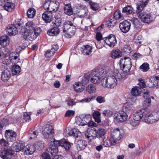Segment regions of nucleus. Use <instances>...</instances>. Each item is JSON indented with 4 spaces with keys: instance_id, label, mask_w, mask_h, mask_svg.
<instances>
[{
    "instance_id": "obj_1",
    "label": "nucleus",
    "mask_w": 159,
    "mask_h": 159,
    "mask_svg": "<svg viewBox=\"0 0 159 159\" xmlns=\"http://www.w3.org/2000/svg\"><path fill=\"white\" fill-rule=\"evenodd\" d=\"M117 77L116 75H111L102 78L101 81L102 86L106 88L112 89L117 84Z\"/></svg>"
},
{
    "instance_id": "obj_2",
    "label": "nucleus",
    "mask_w": 159,
    "mask_h": 159,
    "mask_svg": "<svg viewBox=\"0 0 159 159\" xmlns=\"http://www.w3.org/2000/svg\"><path fill=\"white\" fill-rule=\"evenodd\" d=\"M35 25L32 21L27 23L22 30L24 37L26 39L32 41L35 38L33 33Z\"/></svg>"
},
{
    "instance_id": "obj_3",
    "label": "nucleus",
    "mask_w": 159,
    "mask_h": 159,
    "mask_svg": "<svg viewBox=\"0 0 159 159\" xmlns=\"http://www.w3.org/2000/svg\"><path fill=\"white\" fill-rule=\"evenodd\" d=\"M159 120V113L156 111L150 112L148 109H146L144 121L148 124L153 123Z\"/></svg>"
},
{
    "instance_id": "obj_4",
    "label": "nucleus",
    "mask_w": 159,
    "mask_h": 159,
    "mask_svg": "<svg viewBox=\"0 0 159 159\" xmlns=\"http://www.w3.org/2000/svg\"><path fill=\"white\" fill-rule=\"evenodd\" d=\"M76 30L75 26L71 21L68 20L64 23L63 32L66 37L71 38L74 35Z\"/></svg>"
},
{
    "instance_id": "obj_5",
    "label": "nucleus",
    "mask_w": 159,
    "mask_h": 159,
    "mask_svg": "<svg viewBox=\"0 0 159 159\" xmlns=\"http://www.w3.org/2000/svg\"><path fill=\"white\" fill-rule=\"evenodd\" d=\"M120 65L121 70L129 71L132 66L131 59L129 57H126L121 58L120 60Z\"/></svg>"
},
{
    "instance_id": "obj_6",
    "label": "nucleus",
    "mask_w": 159,
    "mask_h": 159,
    "mask_svg": "<svg viewBox=\"0 0 159 159\" xmlns=\"http://www.w3.org/2000/svg\"><path fill=\"white\" fill-rule=\"evenodd\" d=\"M103 70L101 71H94L92 72L90 74L91 82L92 83L97 84L100 82V79L102 76Z\"/></svg>"
},
{
    "instance_id": "obj_7",
    "label": "nucleus",
    "mask_w": 159,
    "mask_h": 159,
    "mask_svg": "<svg viewBox=\"0 0 159 159\" xmlns=\"http://www.w3.org/2000/svg\"><path fill=\"white\" fill-rule=\"evenodd\" d=\"M143 95L144 99L143 103V106L145 107H149L151 102V98H153V97L150 96L149 91L146 89L143 90Z\"/></svg>"
},
{
    "instance_id": "obj_8",
    "label": "nucleus",
    "mask_w": 159,
    "mask_h": 159,
    "mask_svg": "<svg viewBox=\"0 0 159 159\" xmlns=\"http://www.w3.org/2000/svg\"><path fill=\"white\" fill-rule=\"evenodd\" d=\"M138 16L141 20L144 22L148 23L153 21L154 18L151 16L150 13L143 11L138 13Z\"/></svg>"
},
{
    "instance_id": "obj_9",
    "label": "nucleus",
    "mask_w": 159,
    "mask_h": 159,
    "mask_svg": "<svg viewBox=\"0 0 159 159\" xmlns=\"http://www.w3.org/2000/svg\"><path fill=\"white\" fill-rule=\"evenodd\" d=\"M43 134L44 137L48 139L52 137L54 134L52 126L50 125H46L43 128Z\"/></svg>"
},
{
    "instance_id": "obj_10",
    "label": "nucleus",
    "mask_w": 159,
    "mask_h": 159,
    "mask_svg": "<svg viewBox=\"0 0 159 159\" xmlns=\"http://www.w3.org/2000/svg\"><path fill=\"white\" fill-rule=\"evenodd\" d=\"M114 119L117 122H123L126 120L128 115L124 111H120L114 115Z\"/></svg>"
},
{
    "instance_id": "obj_11",
    "label": "nucleus",
    "mask_w": 159,
    "mask_h": 159,
    "mask_svg": "<svg viewBox=\"0 0 159 159\" xmlns=\"http://www.w3.org/2000/svg\"><path fill=\"white\" fill-rule=\"evenodd\" d=\"M52 144H54L59 146L63 147L66 150H69L70 147V143L64 139H61L60 140H57L53 139Z\"/></svg>"
},
{
    "instance_id": "obj_12",
    "label": "nucleus",
    "mask_w": 159,
    "mask_h": 159,
    "mask_svg": "<svg viewBox=\"0 0 159 159\" xmlns=\"http://www.w3.org/2000/svg\"><path fill=\"white\" fill-rule=\"evenodd\" d=\"M105 43L111 47H114L117 43V40L115 35L111 34L104 40Z\"/></svg>"
},
{
    "instance_id": "obj_13",
    "label": "nucleus",
    "mask_w": 159,
    "mask_h": 159,
    "mask_svg": "<svg viewBox=\"0 0 159 159\" xmlns=\"http://www.w3.org/2000/svg\"><path fill=\"white\" fill-rule=\"evenodd\" d=\"M131 24L127 20H125L120 23L119 28L120 30L123 33H126L130 29Z\"/></svg>"
},
{
    "instance_id": "obj_14",
    "label": "nucleus",
    "mask_w": 159,
    "mask_h": 159,
    "mask_svg": "<svg viewBox=\"0 0 159 159\" xmlns=\"http://www.w3.org/2000/svg\"><path fill=\"white\" fill-rule=\"evenodd\" d=\"M146 109H142L138 111L134 112L133 113V119L136 121H139L142 118H143L144 121V116L145 115Z\"/></svg>"
},
{
    "instance_id": "obj_15",
    "label": "nucleus",
    "mask_w": 159,
    "mask_h": 159,
    "mask_svg": "<svg viewBox=\"0 0 159 159\" xmlns=\"http://www.w3.org/2000/svg\"><path fill=\"white\" fill-rule=\"evenodd\" d=\"M53 141H51V143H49V145L50 147L47 150L46 153L50 155L51 154L52 156H55L57 155L58 152L57 147L58 146L56 144H52Z\"/></svg>"
},
{
    "instance_id": "obj_16",
    "label": "nucleus",
    "mask_w": 159,
    "mask_h": 159,
    "mask_svg": "<svg viewBox=\"0 0 159 159\" xmlns=\"http://www.w3.org/2000/svg\"><path fill=\"white\" fill-rule=\"evenodd\" d=\"M16 132L12 130H6L5 136L7 139L11 142L15 141L16 139Z\"/></svg>"
},
{
    "instance_id": "obj_17",
    "label": "nucleus",
    "mask_w": 159,
    "mask_h": 159,
    "mask_svg": "<svg viewBox=\"0 0 159 159\" xmlns=\"http://www.w3.org/2000/svg\"><path fill=\"white\" fill-rule=\"evenodd\" d=\"M25 147L24 143L21 142H15L11 146V148L13 151L14 152H19L23 150Z\"/></svg>"
},
{
    "instance_id": "obj_18",
    "label": "nucleus",
    "mask_w": 159,
    "mask_h": 159,
    "mask_svg": "<svg viewBox=\"0 0 159 159\" xmlns=\"http://www.w3.org/2000/svg\"><path fill=\"white\" fill-rule=\"evenodd\" d=\"M12 155L11 150L10 149H6L1 152L0 156L2 159H8L10 158Z\"/></svg>"
},
{
    "instance_id": "obj_19",
    "label": "nucleus",
    "mask_w": 159,
    "mask_h": 159,
    "mask_svg": "<svg viewBox=\"0 0 159 159\" xmlns=\"http://www.w3.org/2000/svg\"><path fill=\"white\" fill-rule=\"evenodd\" d=\"M18 29L15 25H8L7 28L6 30L10 36H14L18 33Z\"/></svg>"
},
{
    "instance_id": "obj_20",
    "label": "nucleus",
    "mask_w": 159,
    "mask_h": 159,
    "mask_svg": "<svg viewBox=\"0 0 159 159\" xmlns=\"http://www.w3.org/2000/svg\"><path fill=\"white\" fill-rule=\"evenodd\" d=\"M35 149L34 145H28L24 147L23 152L26 155H31L35 151Z\"/></svg>"
},
{
    "instance_id": "obj_21",
    "label": "nucleus",
    "mask_w": 159,
    "mask_h": 159,
    "mask_svg": "<svg viewBox=\"0 0 159 159\" xmlns=\"http://www.w3.org/2000/svg\"><path fill=\"white\" fill-rule=\"evenodd\" d=\"M58 49V46L57 44H54L52 46L51 49L48 50L45 54V57H50L54 55L56 51Z\"/></svg>"
},
{
    "instance_id": "obj_22",
    "label": "nucleus",
    "mask_w": 159,
    "mask_h": 159,
    "mask_svg": "<svg viewBox=\"0 0 159 159\" xmlns=\"http://www.w3.org/2000/svg\"><path fill=\"white\" fill-rule=\"evenodd\" d=\"M11 76V71L7 69L2 71L1 73V79L3 81L8 80Z\"/></svg>"
},
{
    "instance_id": "obj_23",
    "label": "nucleus",
    "mask_w": 159,
    "mask_h": 159,
    "mask_svg": "<svg viewBox=\"0 0 159 159\" xmlns=\"http://www.w3.org/2000/svg\"><path fill=\"white\" fill-rule=\"evenodd\" d=\"M52 17V13L48 11L44 12L42 16L43 20L47 23L51 21Z\"/></svg>"
},
{
    "instance_id": "obj_24",
    "label": "nucleus",
    "mask_w": 159,
    "mask_h": 159,
    "mask_svg": "<svg viewBox=\"0 0 159 159\" xmlns=\"http://www.w3.org/2000/svg\"><path fill=\"white\" fill-rule=\"evenodd\" d=\"M59 6V2L56 1H51L48 11L52 12H55L58 10Z\"/></svg>"
},
{
    "instance_id": "obj_25",
    "label": "nucleus",
    "mask_w": 159,
    "mask_h": 159,
    "mask_svg": "<svg viewBox=\"0 0 159 159\" xmlns=\"http://www.w3.org/2000/svg\"><path fill=\"white\" fill-rule=\"evenodd\" d=\"M74 89L77 93H80L83 91L85 89L84 84L80 82H75L73 85Z\"/></svg>"
},
{
    "instance_id": "obj_26",
    "label": "nucleus",
    "mask_w": 159,
    "mask_h": 159,
    "mask_svg": "<svg viewBox=\"0 0 159 159\" xmlns=\"http://www.w3.org/2000/svg\"><path fill=\"white\" fill-rule=\"evenodd\" d=\"M10 39L7 35L2 36L0 39V44L2 47H5L8 45L10 43Z\"/></svg>"
},
{
    "instance_id": "obj_27",
    "label": "nucleus",
    "mask_w": 159,
    "mask_h": 159,
    "mask_svg": "<svg viewBox=\"0 0 159 159\" xmlns=\"http://www.w3.org/2000/svg\"><path fill=\"white\" fill-rule=\"evenodd\" d=\"M4 5V9L9 12H12L15 8V4L11 2H7Z\"/></svg>"
},
{
    "instance_id": "obj_28",
    "label": "nucleus",
    "mask_w": 159,
    "mask_h": 159,
    "mask_svg": "<svg viewBox=\"0 0 159 159\" xmlns=\"http://www.w3.org/2000/svg\"><path fill=\"white\" fill-rule=\"evenodd\" d=\"M87 137L88 139L91 138L92 139L94 137H97L96 130L94 128H89L88 129L87 131Z\"/></svg>"
},
{
    "instance_id": "obj_29",
    "label": "nucleus",
    "mask_w": 159,
    "mask_h": 159,
    "mask_svg": "<svg viewBox=\"0 0 159 159\" xmlns=\"http://www.w3.org/2000/svg\"><path fill=\"white\" fill-rule=\"evenodd\" d=\"M92 46L89 45L83 46L81 49L82 53L84 55H89L92 52Z\"/></svg>"
},
{
    "instance_id": "obj_30",
    "label": "nucleus",
    "mask_w": 159,
    "mask_h": 159,
    "mask_svg": "<svg viewBox=\"0 0 159 159\" xmlns=\"http://www.w3.org/2000/svg\"><path fill=\"white\" fill-rule=\"evenodd\" d=\"M122 12L127 15L132 14L134 13V10L131 6L127 5L123 8Z\"/></svg>"
},
{
    "instance_id": "obj_31",
    "label": "nucleus",
    "mask_w": 159,
    "mask_h": 159,
    "mask_svg": "<svg viewBox=\"0 0 159 159\" xmlns=\"http://www.w3.org/2000/svg\"><path fill=\"white\" fill-rule=\"evenodd\" d=\"M149 2L148 0H147L145 2H141L139 4L137 7V13L143 12V9L146 6Z\"/></svg>"
},
{
    "instance_id": "obj_32",
    "label": "nucleus",
    "mask_w": 159,
    "mask_h": 159,
    "mask_svg": "<svg viewBox=\"0 0 159 159\" xmlns=\"http://www.w3.org/2000/svg\"><path fill=\"white\" fill-rule=\"evenodd\" d=\"M122 53L119 49L113 50L111 53V57L112 58L116 59L119 58L122 56Z\"/></svg>"
},
{
    "instance_id": "obj_33",
    "label": "nucleus",
    "mask_w": 159,
    "mask_h": 159,
    "mask_svg": "<svg viewBox=\"0 0 159 159\" xmlns=\"http://www.w3.org/2000/svg\"><path fill=\"white\" fill-rule=\"evenodd\" d=\"M96 86L93 84H89L86 87V91L89 94H92L96 93Z\"/></svg>"
},
{
    "instance_id": "obj_34",
    "label": "nucleus",
    "mask_w": 159,
    "mask_h": 159,
    "mask_svg": "<svg viewBox=\"0 0 159 159\" xmlns=\"http://www.w3.org/2000/svg\"><path fill=\"white\" fill-rule=\"evenodd\" d=\"M112 17L116 20L117 21V20H120L123 19V16L122 14L121 13L120 11L119 10L116 11L115 12Z\"/></svg>"
},
{
    "instance_id": "obj_35",
    "label": "nucleus",
    "mask_w": 159,
    "mask_h": 159,
    "mask_svg": "<svg viewBox=\"0 0 159 159\" xmlns=\"http://www.w3.org/2000/svg\"><path fill=\"white\" fill-rule=\"evenodd\" d=\"M59 30L57 27H55L47 32V34L50 36L57 35L59 33Z\"/></svg>"
},
{
    "instance_id": "obj_36",
    "label": "nucleus",
    "mask_w": 159,
    "mask_h": 159,
    "mask_svg": "<svg viewBox=\"0 0 159 159\" xmlns=\"http://www.w3.org/2000/svg\"><path fill=\"white\" fill-rule=\"evenodd\" d=\"M21 71L20 66L17 65L13 66L11 70L12 74L13 75H16L19 74Z\"/></svg>"
},
{
    "instance_id": "obj_37",
    "label": "nucleus",
    "mask_w": 159,
    "mask_h": 159,
    "mask_svg": "<svg viewBox=\"0 0 159 159\" xmlns=\"http://www.w3.org/2000/svg\"><path fill=\"white\" fill-rule=\"evenodd\" d=\"M107 132V130L103 128H99L96 130L97 137L100 138L104 136Z\"/></svg>"
},
{
    "instance_id": "obj_38",
    "label": "nucleus",
    "mask_w": 159,
    "mask_h": 159,
    "mask_svg": "<svg viewBox=\"0 0 159 159\" xmlns=\"http://www.w3.org/2000/svg\"><path fill=\"white\" fill-rule=\"evenodd\" d=\"M117 21L112 16H111L109 20L106 22V25L110 27L114 26Z\"/></svg>"
},
{
    "instance_id": "obj_39",
    "label": "nucleus",
    "mask_w": 159,
    "mask_h": 159,
    "mask_svg": "<svg viewBox=\"0 0 159 159\" xmlns=\"http://www.w3.org/2000/svg\"><path fill=\"white\" fill-rule=\"evenodd\" d=\"M69 134L75 138H77L81 135V132L78 129L75 128L70 131Z\"/></svg>"
},
{
    "instance_id": "obj_40",
    "label": "nucleus",
    "mask_w": 159,
    "mask_h": 159,
    "mask_svg": "<svg viewBox=\"0 0 159 159\" xmlns=\"http://www.w3.org/2000/svg\"><path fill=\"white\" fill-rule=\"evenodd\" d=\"M100 115V113L99 111H94L93 113V118L95 120V121L98 123H100L101 121Z\"/></svg>"
},
{
    "instance_id": "obj_41",
    "label": "nucleus",
    "mask_w": 159,
    "mask_h": 159,
    "mask_svg": "<svg viewBox=\"0 0 159 159\" xmlns=\"http://www.w3.org/2000/svg\"><path fill=\"white\" fill-rule=\"evenodd\" d=\"M111 136L116 138L120 137L121 138V134L120 130L117 128L112 130L111 131Z\"/></svg>"
},
{
    "instance_id": "obj_42",
    "label": "nucleus",
    "mask_w": 159,
    "mask_h": 159,
    "mask_svg": "<svg viewBox=\"0 0 159 159\" xmlns=\"http://www.w3.org/2000/svg\"><path fill=\"white\" fill-rule=\"evenodd\" d=\"M64 11L66 14L68 15H70L72 14L73 12L70 4H68L65 6Z\"/></svg>"
},
{
    "instance_id": "obj_43",
    "label": "nucleus",
    "mask_w": 159,
    "mask_h": 159,
    "mask_svg": "<svg viewBox=\"0 0 159 159\" xmlns=\"http://www.w3.org/2000/svg\"><path fill=\"white\" fill-rule=\"evenodd\" d=\"M89 81L91 82L90 74L87 73L84 74L82 78V83L85 84L88 83Z\"/></svg>"
},
{
    "instance_id": "obj_44",
    "label": "nucleus",
    "mask_w": 159,
    "mask_h": 159,
    "mask_svg": "<svg viewBox=\"0 0 159 159\" xmlns=\"http://www.w3.org/2000/svg\"><path fill=\"white\" fill-rule=\"evenodd\" d=\"M77 148L78 150H81L84 149L85 142L83 140H79L77 142Z\"/></svg>"
},
{
    "instance_id": "obj_45",
    "label": "nucleus",
    "mask_w": 159,
    "mask_h": 159,
    "mask_svg": "<svg viewBox=\"0 0 159 159\" xmlns=\"http://www.w3.org/2000/svg\"><path fill=\"white\" fill-rule=\"evenodd\" d=\"M122 70V71L120 73H118L117 75H116V77L118 76L119 79L124 78L129 74V71H125L124 70Z\"/></svg>"
},
{
    "instance_id": "obj_46",
    "label": "nucleus",
    "mask_w": 159,
    "mask_h": 159,
    "mask_svg": "<svg viewBox=\"0 0 159 159\" xmlns=\"http://www.w3.org/2000/svg\"><path fill=\"white\" fill-rule=\"evenodd\" d=\"M36 11L34 8H30L28 10L27 14L28 17L29 18H33L34 16Z\"/></svg>"
},
{
    "instance_id": "obj_47",
    "label": "nucleus",
    "mask_w": 159,
    "mask_h": 159,
    "mask_svg": "<svg viewBox=\"0 0 159 159\" xmlns=\"http://www.w3.org/2000/svg\"><path fill=\"white\" fill-rule=\"evenodd\" d=\"M120 139L121 138H120V137L116 138L111 136L110 139L111 145H114L117 144Z\"/></svg>"
},
{
    "instance_id": "obj_48",
    "label": "nucleus",
    "mask_w": 159,
    "mask_h": 159,
    "mask_svg": "<svg viewBox=\"0 0 159 159\" xmlns=\"http://www.w3.org/2000/svg\"><path fill=\"white\" fill-rule=\"evenodd\" d=\"M130 45L131 44L129 42H127L126 44H125L124 45L123 47V50L125 52V53H129L130 52Z\"/></svg>"
},
{
    "instance_id": "obj_49",
    "label": "nucleus",
    "mask_w": 159,
    "mask_h": 159,
    "mask_svg": "<svg viewBox=\"0 0 159 159\" xmlns=\"http://www.w3.org/2000/svg\"><path fill=\"white\" fill-rule=\"evenodd\" d=\"M131 94L134 96H138L140 94V91L137 87L133 88L131 90Z\"/></svg>"
},
{
    "instance_id": "obj_50",
    "label": "nucleus",
    "mask_w": 159,
    "mask_h": 159,
    "mask_svg": "<svg viewBox=\"0 0 159 159\" xmlns=\"http://www.w3.org/2000/svg\"><path fill=\"white\" fill-rule=\"evenodd\" d=\"M149 69V64L147 63H144L139 67V69L142 71L146 72Z\"/></svg>"
},
{
    "instance_id": "obj_51",
    "label": "nucleus",
    "mask_w": 159,
    "mask_h": 159,
    "mask_svg": "<svg viewBox=\"0 0 159 159\" xmlns=\"http://www.w3.org/2000/svg\"><path fill=\"white\" fill-rule=\"evenodd\" d=\"M134 41L138 44H141L143 41V38L140 35H137L135 36L134 39Z\"/></svg>"
},
{
    "instance_id": "obj_52",
    "label": "nucleus",
    "mask_w": 159,
    "mask_h": 159,
    "mask_svg": "<svg viewBox=\"0 0 159 159\" xmlns=\"http://www.w3.org/2000/svg\"><path fill=\"white\" fill-rule=\"evenodd\" d=\"M35 149L39 150H42L44 148V143L42 141L38 142L35 143Z\"/></svg>"
},
{
    "instance_id": "obj_53",
    "label": "nucleus",
    "mask_w": 159,
    "mask_h": 159,
    "mask_svg": "<svg viewBox=\"0 0 159 159\" xmlns=\"http://www.w3.org/2000/svg\"><path fill=\"white\" fill-rule=\"evenodd\" d=\"M38 132L37 130H32L29 132V136L30 139H34L37 137L38 134Z\"/></svg>"
},
{
    "instance_id": "obj_54",
    "label": "nucleus",
    "mask_w": 159,
    "mask_h": 159,
    "mask_svg": "<svg viewBox=\"0 0 159 159\" xmlns=\"http://www.w3.org/2000/svg\"><path fill=\"white\" fill-rule=\"evenodd\" d=\"M21 19H17L15 20L12 25L15 26L17 29H20V27L22 26V23L20 21Z\"/></svg>"
},
{
    "instance_id": "obj_55",
    "label": "nucleus",
    "mask_w": 159,
    "mask_h": 159,
    "mask_svg": "<svg viewBox=\"0 0 159 159\" xmlns=\"http://www.w3.org/2000/svg\"><path fill=\"white\" fill-rule=\"evenodd\" d=\"M31 114L29 112H25L24 113L23 116V119L26 122H29L31 120L30 118Z\"/></svg>"
},
{
    "instance_id": "obj_56",
    "label": "nucleus",
    "mask_w": 159,
    "mask_h": 159,
    "mask_svg": "<svg viewBox=\"0 0 159 159\" xmlns=\"http://www.w3.org/2000/svg\"><path fill=\"white\" fill-rule=\"evenodd\" d=\"M82 119L80 117H78L77 118L75 123L78 125H86Z\"/></svg>"
},
{
    "instance_id": "obj_57",
    "label": "nucleus",
    "mask_w": 159,
    "mask_h": 159,
    "mask_svg": "<svg viewBox=\"0 0 159 159\" xmlns=\"http://www.w3.org/2000/svg\"><path fill=\"white\" fill-rule=\"evenodd\" d=\"M104 116L111 117L113 115V112L110 110H105L102 113Z\"/></svg>"
},
{
    "instance_id": "obj_58",
    "label": "nucleus",
    "mask_w": 159,
    "mask_h": 159,
    "mask_svg": "<svg viewBox=\"0 0 159 159\" xmlns=\"http://www.w3.org/2000/svg\"><path fill=\"white\" fill-rule=\"evenodd\" d=\"M139 83L138 85L141 88H145L146 86V84L145 83L144 80L142 78H139L138 80Z\"/></svg>"
},
{
    "instance_id": "obj_59",
    "label": "nucleus",
    "mask_w": 159,
    "mask_h": 159,
    "mask_svg": "<svg viewBox=\"0 0 159 159\" xmlns=\"http://www.w3.org/2000/svg\"><path fill=\"white\" fill-rule=\"evenodd\" d=\"M8 123V120L6 118H3L2 119H1L0 121V127L2 128L4 126L6 125Z\"/></svg>"
},
{
    "instance_id": "obj_60",
    "label": "nucleus",
    "mask_w": 159,
    "mask_h": 159,
    "mask_svg": "<svg viewBox=\"0 0 159 159\" xmlns=\"http://www.w3.org/2000/svg\"><path fill=\"white\" fill-rule=\"evenodd\" d=\"M90 4L91 8L94 11H97L99 9L98 5L96 3L90 2Z\"/></svg>"
},
{
    "instance_id": "obj_61",
    "label": "nucleus",
    "mask_w": 159,
    "mask_h": 159,
    "mask_svg": "<svg viewBox=\"0 0 159 159\" xmlns=\"http://www.w3.org/2000/svg\"><path fill=\"white\" fill-rule=\"evenodd\" d=\"M11 54H10V57L11 58V60H12V61L14 63H17L18 62L20 59L19 57H18L17 56H11Z\"/></svg>"
},
{
    "instance_id": "obj_62",
    "label": "nucleus",
    "mask_w": 159,
    "mask_h": 159,
    "mask_svg": "<svg viewBox=\"0 0 159 159\" xmlns=\"http://www.w3.org/2000/svg\"><path fill=\"white\" fill-rule=\"evenodd\" d=\"M33 31L34 32V34L36 36H38L39 35L41 32V28L38 27H35Z\"/></svg>"
},
{
    "instance_id": "obj_63",
    "label": "nucleus",
    "mask_w": 159,
    "mask_h": 159,
    "mask_svg": "<svg viewBox=\"0 0 159 159\" xmlns=\"http://www.w3.org/2000/svg\"><path fill=\"white\" fill-rule=\"evenodd\" d=\"M75 114V111L72 110H68L66 112L65 116L66 117L73 116Z\"/></svg>"
},
{
    "instance_id": "obj_64",
    "label": "nucleus",
    "mask_w": 159,
    "mask_h": 159,
    "mask_svg": "<svg viewBox=\"0 0 159 159\" xmlns=\"http://www.w3.org/2000/svg\"><path fill=\"white\" fill-rule=\"evenodd\" d=\"M151 81L155 82V84H157L159 81V77L157 76H152L150 79Z\"/></svg>"
}]
</instances>
